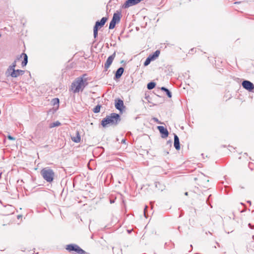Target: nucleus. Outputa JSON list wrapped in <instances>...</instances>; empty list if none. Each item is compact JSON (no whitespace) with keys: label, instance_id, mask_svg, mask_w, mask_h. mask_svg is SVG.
I'll return each instance as SVG.
<instances>
[{"label":"nucleus","instance_id":"cd10ccee","mask_svg":"<svg viewBox=\"0 0 254 254\" xmlns=\"http://www.w3.org/2000/svg\"><path fill=\"white\" fill-rule=\"evenodd\" d=\"M166 145L168 146L169 147H171V141H167L166 143Z\"/></svg>","mask_w":254,"mask_h":254},{"label":"nucleus","instance_id":"473e14b6","mask_svg":"<svg viewBox=\"0 0 254 254\" xmlns=\"http://www.w3.org/2000/svg\"><path fill=\"white\" fill-rule=\"evenodd\" d=\"M185 195H187V196H188V192H185Z\"/></svg>","mask_w":254,"mask_h":254},{"label":"nucleus","instance_id":"aec40b11","mask_svg":"<svg viewBox=\"0 0 254 254\" xmlns=\"http://www.w3.org/2000/svg\"><path fill=\"white\" fill-rule=\"evenodd\" d=\"M156 85V83L154 82H150L147 84V87L149 90L153 89Z\"/></svg>","mask_w":254,"mask_h":254},{"label":"nucleus","instance_id":"393cba45","mask_svg":"<svg viewBox=\"0 0 254 254\" xmlns=\"http://www.w3.org/2000/svg\"><path fill=\"white\" fill-rule=\"evenodd\" d=\"M98 29H96V28H93V36L94 38H96L98 36Z\"/></svg>","mask_w":254,"mask_h":254},{"label":"nucleus","instance_id":"6e6552de","mask_svg":"<svg viewBox=\"0 0 254 254\" xmlns=\"http://www.w3.org/2000/svg\"><path fill=\"white\" fill-rule=\"evenodd\" d=\"M157 128L161 134L162 137L166 138L168 136L169 132L166 128L163 126H158Z\"/></svg>","mask_w":254,"mask_h":254},{"label":"nucleus","instance_id":"39448f33","mask_svg":"<svg viewBox=\"0 0 254 254\" xmlns=\"http://www.w3.org/2000/svg\"><path fill=\"white\" fill-rule=\"evenodd\" d=\"M116 53H114L113 55L109 56L107 61L106 62L105 64L104 68L105 69V70L107 71L108 69V68L110 67L112 63H113V61L115 57Z\"/></svg>","mask_w":254,"mask_h":254},{"label":"nucleus","instance_id":"f257e3e1","mask_svg":"<svg viewBox=\"0 0 254 254\" xmlns=\"http://www.w3.org/2000/svg\"><path fill=\"white\" fill-rule=\"evenodd\" d=\"M86 75L84 74L79 77L72 83L71 88L74 93L79 92L80 90L82 91L88 85L87 78Z\"/></svg>","mask_w":254,"mask_h":254},{"label":"nucleus","instance_id":"423d86ee","mask_svg":"<svg viewBox=\"0 0 254 254\" xmlns=\"http://www.w3.org/2000/svg\"><path fill=\"white\" fill-rule=\"evenodd\" d=\"M107 19H108L107 17H102L101 18V19L100 20V21H97L96 22L94 27L96 28V29H98L99 28H101L105 25Z\"/></svg>","mask_w":254,"mask_h":254},{"label":"nucleus","instance_id":"c85d7f7f","mask_svg":"<svg viewBox=\"0 0 254 254\" xmlns=\"http://www.w3.org/2000/svg\"><path fill=\"white\" fill-rule=\"evenodd\" d=\"M153 120L156 123L158 124H161V123L159 121L158 119L156 118H153Z\"/></svg>","mask_w":254,"mask_h":254},{"label":"nucleus","instance_id":"a211bd4d","mask_svg":"<svg viewBox=\"0 0 254 254\" xmlns=\"http://www.w3.org/2000/svg\"><path fill=\"white\" fill-rule=\"evenodd\" d=\"M161 90L165 92L168 97L171 98L172 97V93L170 91L165 87H162Z\"/></svg>","mask_w":254,"mask_h":254},{"label":"nucleus","instance_id":"b1692460","mask_svg":"<svg viewBox=\"0 0 254 254\" xmlns=\"http://www.w3.org/2000/svg\"><path fill=\"white\" fill-rule=\"evenodd\" d=\"M152 61V60L149 57H148L144 63V65L147 66L149 65Z\"/></svg>","mask_w":254,"mask_h":254},{"label":"nucleus","instance_id":"1a4fd4ad","mask_svg":"<svg viewBox=\"0 0 254 254\" xmlns=\"http://www.w3.org/2000/svg\"><path fill=\"white\" fill-rule=\"evenodd\" d=\"M115 106L116 108L120 111H122L123 109L125 108L123 101L120 99L115 100Z\"/></svg>","mask_w":254,"mask_h":254},{"label":"nucleus","instance_id":"4468645a","mask_svg":"<svg viewBox=\"0 0 254 254\" xmlns=\"http://www.w3.org/2000/svg\"><path fill=\"white\" fill-rule=\"evenodd\" d=\"M124 71V69L122 67H119L116 72L115 78L118 79L121 77Z\"/></svg>","mask_w":254,"mask_h":254},{"label":"nucleus","instance_id":"6ab92c4d","mask_svg":"<svg viewBox=\"0 0 254 254\" xmlns=\"http://www.w3.org/2000/svg\"><path fill=\"white\" fill-rule=\"evenodd\" d=\"M61 124L59 121H56L55 122L50 124L49 125V127L53 128L56 127H59L61 125Z\"/></svg>","mask_w":254,"mask_h":254},{"label":"nucleus","instance_id":"f3484780","mask_svg":"<svg viewBox=\"0 0 254 254\" xmlns=\"http://www.w3.org/2000/svg\"><path fill=\"white\" fill-rule=\"evenodd\" d=\"M16 66V60H15L14 62L10 65L7 70V72L10 73L11 71H13V70H15V67Z\"/></svg>","mask_w":254,"mask_h":254},{"label":"nucleus","instance_id":"dca6fc26","mask_svg":"<svg viewBox=\"0 0 254 254\" xmlns=\"http://www.w3.org/2000/svg\"><path fill=\"white\" fill-rule=\"evenodd\" d=\"M160 52L159 50H156L153 54L150 55L148 57L152 60H155L159 56Z\"/></svg>","mask_w":254,"mask_h":254},{"label":"nucleus","instance_id":"f03ea898","mask_svg":"<svg viewBox=\"0 0 254 254\" xmlns=\"http://www.w3.org/2000/svg\"><path fill=\"white\" fill-rule=\"evenodd\" d=\"M121 121L120 116L116 113H111L110 115L107 116L103 119L101 125L103 127H106L108 125H117Z\"/></svg>","mask_w":254,"mask_h":254},{"label":"nucleus","instance_id":"ddd939ff","mask_svg":"<svg viewBox=\"0 0 254 254\" xmlns=\"http://www.w3.org/2000/svg\"><path fill=\"white\" fill-rule=\"evenodd\" d=\"M174 145L175 148L177 150H179L180 149V141H179V138L178 136L176 134H174Z\"/></svg>","mask_w":254,"mask_h":254},{"label":"nucleus","instance_id":"7c9ffc66","mask_svg":"<svg viewBox=\"0 0 254 254\" xmlns=\"http://www.w3.org/2000/svg\"><path fill=\"white\" fill-rule=\"evenodd\" d=\"M54 100H56V101H57V102H58V103H59V99H58V98H55Z\"/></svg>","mask_w":254,"mask_h":254},{"label":"nucleus","instance_id":"2eb2a0df","mask_svg":"<svg viewBox=\"0 0 254 254\" xmlns=\"http://www.w3.org/2000/svg\"><path fill=\"white\" fill-rule=\"evenodd\" d=\"M71 139L73 142L76 143H78L80 141L81 138L78 131L76 132V135L75 136L71 137Z\"/></svg>","mask_w":254,"mask_h":254},{"label":"nucleus","instance_id":"c756f323","mask_svg":"<svg viewBox=\"0 0 254 254\" xmlns=\"http://www.w3.org/2000/svg\"><path fill=\"white\" fill-rule=\"evenodd\" d=\"M169 154V152L168 151H164V155H167V154Z\"/></svg>","mask_w":254,"mask_h":254},{"label":"nucleus","instance_id":"412c9836","mask_svg":"<svg viewBox=\"0 0 254 254\" xmlns=\"http://www.w3.org/2000/svg\"><path fill=\"white\" fill-rule=\"evenodd\" d=\"M101 105H97V106H95V107L93 109V112L95 113H98L99 112H100V109H101Z\"/></svg>","mask_w":254,"mask_h":254},{"label":"nucleus","instance_id":"5701e85b","mask_svg":"<svg viewBox=\"0 0 254 254\" xmlns=\"http://www.w3.org/2000/svg\"><path fill=\"white\" fill-rule=\"evenodd\" d=\"M116 23H115L114 22V21H113L111 20L110 23V24H109V29H113L115 28V26H116Z\"/></svg>","mask_w":254,"mask_h":254},{"label":"nucleus","instance_id":"f8f14e48","mask_svg":"<svg viewBox=\"0 0 254 254\" xmlns=\"http://www.w3.org/2000/svg\"><path fill=\"white\" fill-rule=\"evenodd\" d=\"M41 175H54L53 171L49 167L45 168L41 170Z\"/></svg>","mask_w":254,"mask_h":254},{"label":"nucleus","instance_id":"7ed1b4c3","mask_svg":"<svg viewBox=\"0 0 254 254\" xmlns=\"http://www.w3.org/2000/svg\"><path fill=\"white\" fill-rule=\"evenodd\" d=\"M66 250L70 252L74 251L76 253V254H87L86 252L82 250L80 247L75 244L66 245Z\"/></svg>","mask_w":254,"mask_h":254},{"label":"nucleus","instance_id":"bb28decb","mask_svg":"<svg viewBox=\"0 0 254 254\" xmlns=\"http://www.w3.org/2000/svg\"><path fill=\"white\" fill-rule=\"evenodd\" d=\"M7 138H8V139L11 140H15V138L12 137L11 135H8L7 136Z\"/></svg>","mask_w":254,"mask_h":254},{"label":"nucleus","instance_id":"20e7f679","mask_svg":"<svg viewBox=\"0 0 254 254\" xmlns=\"http://www.w3.org/2000/svg\"><path fill=\"white\" fill-rule=\"evenodd\" d=\"M242 85L244 88L249 91H252L254 89V84L249 80H244Z\"/></svg>","mask_w":254,"mask_h":254},{"label":"nucleus","instance_id":"4be33fe9","mask_svg":"<svg viewBox=\"0 0 254 254\" xmlns=\"http://www.w3.org/2000/svg\"><path fill=\"white\" fill-rule=\"evenodd\" d=\"M44 179H45L47 182H51L53 181V178L52 176H43Z\"/></svg>","mask_w":254,"mask_h":254},{"label":"nucleus","instance_id":"72a5a7b5","mask_svg":"<svg viewBox=\"0 0 254 254\" xmlns=\"http://www.w3.org/2000/svg\"><path fill=\"white\" fill-rule=\"evenodd\" d=\"M244 154H245V155H247V156L248 155V154H247V153H244Z\"/></svg>","mask_w":254,"mask_h":254},{"label":"nucleus","instance_id":"9d476101","mask_svg":"<svg viewBox=\"0 0 254 254\" xmlns=\"http://www.w3.org/2000/svg\"><path fill=\"white\" fill-rule=\"evenodd\" d=\"M23 56L24 59L23 61L22 62L21 65L22 67L25 66L28 63V56L25 53H22L21 55L19 56V57H17L16 60H19Z\"/></svg>","mask_w":254,"mask_h":254},{"label":"nucleus","instance_id":"a878e982","mask_svg":"<svg viewBox=\"0 0 254 254\" xmlns=\"http://www.w3.org/2000/svg\"><path fill=\"white\" fill-rule=\"evenodd\" d=\"M198 190V188L197 187H194L192 190H190V191L191 192H194V193H197L198 192H197Z\"/></svg>","mask_w":254,"mask_h":254},{"label":"nucleus","instance_id":"0eeeda50","mask_svg":"<svg viewBox=\"0 0 254 254\" xmlns=\"http://www.w3.org/2000/svg\"><path fill=\"white\" fill-rule=\"evenodd\" d=\"M25 71L21 69H15L13 70V71H11V72L9 73V75L12 77H17L20 75H22L24 73Z\"/></svg>","mask_w":254,"mask_h":254},{"label":"nucleus","instance_id":"9b49d317","mask_svg":"<svg viewBox=\"0 0 254 254\" xmlns=\"http://www.w3.org/2000/svg\"><path fill=\"white\" fill-rule=\"evenodd\" d=\"M121 18V14L120 12H117L113 14V16L112 20L114 21L116 23H119L120 21Z\"/></svg>","mask_w":254,"mask_h":254},{"label":"nucleus","instance_id":"2f4dec72","mask_svg":"<svg viewBox=\"0 0 254 254\" xmlns=\"http://www.w3.org/2000/svg\"><path fill=\"white\" fill-rule=\"evenodd\" d=\"M125 141H126L125 139H123V140H122V143H125Z\"/></svg>","mask_w":254,"mask_h":254}]
</instances>
